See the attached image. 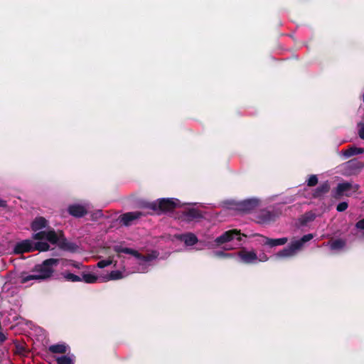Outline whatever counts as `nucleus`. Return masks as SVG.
Masks as SVG:
<instances>
[{
  "label": "nucleus",
  "mask_w": 364,
  "mask_h": 364,
  "mask_svg": "<svg viewBox=\"0 0 364 364\" xmlns=\"http://www.w3.org/2000/svg\"><path fill=\"white\" fill-rule=\"evenodd\" d=\"M142 206L158 213H161L171 211L174 208L181 206V203L179 200L174 198H163L153 202H144Z\"/></svg>",
  "instance_id": "nucleus-5"
},
{
  "label": "nucleus",
  "mask_w": 364,
  "mask_h": 364,
  "mask_svg": "<svg viewBox=\"0 0 364 364\" xmlns=\"http://www.w3.org/2000/svg\"><path fill=\"white\" fill-rule=\"evenodd\" d=\"M262 242L264 243V245H267L270 247L284 245L288 242L287 237L272 239V238H269L267 237L262 236Z\"/></svg>",
  "instance_id": "nucleus-14"
},
{
  "label": "nucleus",
  "mask_w": 364,
  "mask_h": 364,
  "mask_svg": "<svg viewBox=\"0 0 364 364\" xmlns=\"http://www.w3.org/2000/svg\"><path fill=\"white\" fill-rule=\"evenodd\" d=\"M90 208V204L88 202L81 203H73L68 206V213L75 218H82L87 213Z\"/></svg>",
  "instance_id": "nucleus-9"
},
{
  "label": "nucleus",
  "mask_w": 364,
  "mask_h": 364,
  "mask_svg": "<svg viewBox=\"0 0 364 364\" xmlns=\"http://www.w3.org/2000/svg\"><path fill=\"white\" fill-rule=\"evenodd\" d=\"M63 277L66 280L70 282H80L82 280L80 277L69 272L64 273Z\"/></svg>",
  "instance_id": "nucleus-26"
},
{
  "label": "nucleus",
  "mask_w": 364,
  "mask_h": 364,
  "mask_svg": "<svg viewBox=\"0 0 364 364\" xmlns=\"http://www.w3.org/2000/svg\"><path fill=\"white\" fill-rule=\"evenodd\" d=\"M80 265H81V264H80V263H74V264H73V266L74 267H75V268H78V269H79V268H80Z\"/></svg>",
  "instance_id": "nucleus-38"
},
{
  "label": "nucleus",
  "mask_w": 364,
  "mask_h": 364,
  "mask_svg": "<svg viewBox=\"0 0 364 364\" xmlns=\"http://www.w3.org/2000/svg\"><path fill=\"white\" fill-rule=\"evenodd\" d=\"M259 200L257 198L244 200L238 203V209L244 212L250 211L259 205Z\"/></svg>",
  "instance_id": "nucleus-13"
},
{
  "label": "nucleus",
  "mask_w": 364,
  "mask_h": 364,
  "mask_svg": "<svg viewBox=\"0 0 364 364\" xmlns=\"http://www.w3.org/2000/svg\"><path fill=\"white\" fill-rule=\"evenodd\" d=\"M182 217L185 220L191 221L194 219L202 218V214L196 208H190L183 213Z\"/></svg>",
  "instance_id": "nucleus-17"
},
{
  "label": "nucleus",
  "mask_w": 364,
  "mask_h": 364,
  "mask_svg": "<svg viewBox=\"0 0 364 364\" xmlns=\"http://www.w3.org/2000/svg\"><path fill=\"white\" fill-rule=\"evenodd\" d=\"M124 277V272L120 270L112 271L106 277V280H117Z\"/></svg>",
  "instance_id": "nucleus-24"
},
{
  "label": "nucleus",
  "mask_w": 364,
  "mask_h": 364,
  "mask_svg": "<svg viewBox=\"0 0 364 364\" xmlns=\"http://www.w3.org/2000/svg\"><path fill=\"white\" fill-rule=\"evenodd\" d=\"M281 213L270 211L268 210H261L257 215V221L260 224H267L275 220Z\"/></svg>",
  "instance_id": "nucleus-10"
},
{
  "label": "nucleus",
  "mask_w": 364,
  "mask_h": 364,
  "mask_svg": "<svg viewBox=\"0 0 364 364\" xmlns=\"http://www.w3.org/2000/svg\"><path fill=\"white\" fill-rule=\"evenodd\" d=\"M360 237L364 239V232L360 235Z\"/></svg>",
  "instance_id": "nucleus-40"
},
{
  "label": "nucleus",
  "mask_w": 364,
  "mask_h": 364,
  "mask_svg": "<svg viewBox=\"0 0 364 364\" xmlns=\"http://www.w3.org/2000/svg\"><path fill=\"white\" fill-rule=\"evenodd\" d=\"M358 132L360 138L364 139V122L358 124Z\"/></svg>",
  "instance_id": "nucleus-31"
},
{
  "label": "nucleus",
  "mask_w": 364,
  "mask_h": 364,
  "mask_svg": "<svg viewBox=\"0 0 364 364\" xmlns=\"http://www.w3.org/2000/svg\"><path fill=\"white\" fill-rule=\"evenodd\" d=\"M8 317L9 321H16L18 319V314L15 309H11L8 311Z\"/></svg>",
  "instance_id": "nucleus-27"
},
{
  "label": "nucleus",
  "mask_w": 364,
  "mask_h": 364,
  "mask_svg": "<svg viewBox=\"0 0 364 364\" xmlns=\"http://www.w3.org/2000/svg\"><path fill=\"white\" fill-rule=\"evenodd\" d=\"M318 183V178L316 175H311L307 180V185L309 186H314Z\"/></svg>",
  "instance_id": "nucleus-29"
},
{
  "label": "nucleus",
  "mask_w": 364,
  "mask_h": 364,
  "mask_svg": "<svg viewBox=\"0 0 364 364\" xmlns=\"http://www.w3.org/2000/svg\"><path fill=\"white\" fill-rule=\"evenodd\" d=\"M58 264V259L50 258L37 264L29 274L23 273L21 277V282L26 283L31 280H43L51 277L54 267Z\"/></svg>",
  "instance_id": "nucleus-2"
},
{
  "label": "nucleus",
  "mask_w": 364,
  "mask_h": 364,
  "mask_svg": "<svg viewBox=\"0 0 364 364\" xmlns=\"http://www.w3.org/2000/svg\"><path fill=\"white\" fill-rule=\"evenodd\" d=\"M357 229L364 230V219L358 221L355 224Z\"/></svg>",
  "instance_id": "nucleus-34"
},
{
  "label": "nucleus",
  "mask_w": 364,
  "mask_h": 364,
  "mask_svg": "<svg viewBox=\"0 0 364 364\" xmlns=\"http://www.w3.org/2000/svg\"><path fill=\"white\" fill-rule=\"evenodd\" d=\"M75 359V357L72 353H67L66 355L55 358L57 364H74Z\"/></svg>",
  "instance_id": "nucleus-18"
},
{
  "label": "nucleus",
  "mask_w": 364,
  "mask_h": 364,
  "mask_svg": "<svg viewBox=\"0 0 364 364\" xmlns=\"http://www.w3.org/2000/svg\"><path fill=\"white\" fill-rule=\"evenodd\" d=\"M315 218V215L312 213H307L304 215L301 218V220L303 223H306L309 221L314 220Z\"/></svg>",
  "instance_id": "nucleus-28"
},
{
  "label": "nucleus",
  "mask_w": 364,
  "mask_h": 364,
  "mask_svg": "<svg viewBox=\"0 0 364 364\" xmlns=\"http://www.w3.org/2000/svg\"><path fill=\"white\" fill-rule=\"evenodd\" d=\"M181 240L183 241L187 246H192L198 242L197 237L193 233H187L181 235Z\"/></svg>",
  "instance_id": "nucleus-20"
},
{
  "label": "nucleus",
  "mask_w": 364,
  "mask_h": 364,
  "mask_svg": "<svg viewBox=\"0 0 364 364\" xmlns=\"http://www.w3.org/2000/svg\"><path fill=\"white\" fill-rule=\"evenodd\" d=\"M6 340V336L3 333L0 331V343H3Z\"/></svg>",
  "instance_id": "nucleus-36"
},
{
  "label": "nucleus",
  "mask_w": 364,
  "mask_h": 364,
  "mask_svg": "<svg viewBox=\"0 0 364 364\" xmlns=\"http://www.w3.org/2000/svg\"><path fill=\"white\" fill-rule=\"evenodd\" d=\"M6 206V202L4 200L0 198V207Z\"/></svg>",
  "instance_id": "nucleus-37"
},
{
  "label": "nucleus",
  "mask_w": 364,
  "mask_h": 364,
  "mask_svg": "<svg viewBox=\"0 0 364 364\" xmlns=\"http://www.w3.org/2000/svg\"><path fill=\"white\" fill-rule=\"evenodd\" d=\"M241 235L237 230H228L215 238L214 242L216 246L225 245L226 249H233L235 246L240 245Z\"/></svg>",
  "instance_id": "nucleus-7"
},
{
  "label": "nucleus",
  "mask_w": 364,
  "mask_h": 364,
  "mask_svg": "<svg viewBox=\"0 0 364 364\" xmlns=\"http://www.w3.org/2000/svg\"><path fill=\"white\" fill-rule=\"evenodd\" d=\"M114 250L118 254L124 253L132 255L134 257L133 263L134 267H133L132 273H146L147 272L150 267L153 266L154 261L158 257L159 253L156 251H153L146 255H141L137 251L124 247L122 245H116L114 247Z\"/></svg>",
  "instance_id": "nucleus-1"
},
{
  "label": "nucleus",
  "mask_w": 364,
  "mask_h": 364,
  "mask_svg": "<svg viewBox=\"0 0 364 364\" xmlns=\"http://www.w3.org/2000/svg\"><path fill=\"white\" fill-rule=\"evenodd\" d=\"M268 259H269L268 257L264 253L259 254V255L257 256L258 262H266L268 260Z\"/></svg>",
  "instance_id": "nucleus-33"
},
{
  "label": "nucleus",
  "mask_w": 364,
  "mask_h": 364,
  "mask_svg": "<svg viewBox=\"0 0 364 364\" xmlns=\"http://www.w3.org/2000/svg\"><path fill=\"white\" fill-rule=\"evenodd\" d=\"M348 203L341 202L337 205L336 210L338 212H343L348 208Z\"/></svg>",
  "instance_id": "nucleus-32"
},
{
  "label": "nucleus",
  "mask_w": 364,
  "mask_h": 364,
  "mask_svg": "<svg viewBox=\"0 0 364 364\" xmlns=\"http://www.w3.org/2000/svg\"><path fill=\"white\" fill-rule=\"evenodd\" d=\"M49 245L46 242H33L32 240H24L17 242L14 247L15 254H22L33 250L47 251L49 250Z\"/></svg>",
  "instance_id": "nucleus-6"
},
{
  "label": "nucleus",
  "mask_w": 364,
  "mask_h": 364,
  "mask_svg": "<svg viewBox=\"0 0 364 364\" xmlns=\"http://www.w3.org/2000/svg\"><path fill=\"white\" fill-rule=\"evenodd\" d=\"M314 238L311 233L304 235L299 240H293L284 249L276 253L277 258H291L295 257L302 249L304 244Z\"/></svg>",
  "instance_id": "nucleus-4"
},
{
  "label": "nucleus",
  "mask_w": 364,
  "mask_h": 364,
  "mask_svg": "<svg viewBox=\"0 0 364 364\" xmlns=\"http://www.w3.org/2000/svg\"><path fill=\"white\" fill-rule=\"evenodd\" d=\"M16 289L10 282H5L0 292V299L1 301L7 299L10 296H12Z\"/></svg>",
  "instance_id": "nucleus-16"
},
{
  "label": "nucleus",
  "mask_w": 364,
  "mask_h": 364,
  "mask_svg": "<svg viewBox=\"0 0 364 364\" xmlns=\"http://www.w3.org/2000/svg\"><path fill=\"white\" fill-rule=\"evenodd\" d=\"M213 254L216 257H227V256L230 255L228 254L224 253L222 251H215V252H213Z\"/></svg>",
  "instance_id": "nucleus-35"
},
{
  "label": "nucleus",
  "mask_w": 364,
  "mask_h": 364,
  "mask_svg": "<svg viewBox=\"0 0 364 364\" xmlns=\"http://www.w3.org/2000/svg\"><path fill=\"white\" fill-rule=\"evenodd\" d=\"M237 255L240 261L242 263L255 264L258 262L257 255L253 250L243 249L238 252Z\"/></svg>",
  "instance_id": "nucleus-11"
},
{
  "label": "nucleus",
  "mask_w": 364,
  "mask_h": 364,
  "mask_svg": "<svg viewBox=\"0 0 364 364\" xmlns=\"http://www.w3.org/2000/svg\"><path fill=\"white\" fill-rule=\"evenodd\" d=\"M359 188V186L351 182H343L338 184L336 188L333 191V196L339 198L342 196H350Z\"/></svg>",
  "instance_id": "nucleus-8"
},
{
  "label": "nucleus",
  "mask_w": 364,
  "mask_h": 364,
  "mask_svg": "<svg viewBox=\"0 0 364 364\" xmlns=\"http://www.w3.org/2000/svg\"><path fill=\"white\" fill-rule=\"evenodd\" d=\"M364 153L363 148H358L355 146H350L346 150L342 151V154L346 159H348L350 156L361 154Z\"/></svg>",
  "instance_id": "nucleus-19"
},
{
  "label": "nucleus",
  "mask_w": 364,
  "mask_h": 364,
  "mask_svg": "<svg viewBox=\"0 0 364 364\" xmlns=\"http://www.w3.org/2000/svg\"><path fill=\"white\" fill-rule=\"evenodd\" d=\"M31 229L35 232L32 238L36 240H46L52 244L58 241L57 233L48 228V222L43 217H38L31 223Z\"/></svg>",
  "instance_id": "nucleus-3"
},
{
  "label": "nucleus",
  "mask_w": 364,
  "mask_h": 364,
  "mask_svg": "<svg viewBox=\"0 0 364 364\" xmlns=\"http://www.w3.org/2000/svg\"><path fill=\"white\" fill-rule=\"evenodd\" d=\"M69 346L65 343H59L48 346V351L53 354H63L69 350Z\"/></svg>",
  "instance_id": "nucleus-15"
},
{
  "label": "nucleus",
  "mask_w": 364,
  "mask_h": 364,
  "mask_svg": "<svg viewBox=\"0 0 364 364\" xmlns=\"http://www.w3.org/2000/svg\"><path fill=\"white\" fill-rule=\"evenodd\" d=\"M344 166H345L346 169L353 171V170L360 169L363 168V166L362 163L360 161H359L358 160L352 159V160L347 161L344 164Z\"/></svg>",
  "instance_id": "nucleus-22"
},
{
  "label": "nucleus",
  "mask_w": 364,
  "mask_h": 364,
  "mask_svg": "<svg viewBox=\"0 0 364 364\" xmlns=\"http://www.w3.org/2000/svg\"><path fill=\"white\" fill-rule=\"evenodd\" d=\"M330 189V186L328 183V182H325L322 184H321L319 186H318L314 192V196L315 198H318L322 196L323 194L328 192Z\"/></svg>",
  "instance_id": "nucleus-21"
},
{
  "label": "nucleus",
  "mask_w": 364,
  "mask_h": 364,
  "mask_svg": "<svg viewBox=\"0 0 364 364\" xmlns=\"http://www.w3.org/2000/svg\"><path fill=\"white\" fill-rule=\"evenodd\" d=\"M96 214L98 215L99 216H102V213L101 210L98 211Z\"/></svg>",
  "instance_id": "nucleus-39"
},
{
  "label": "nucleus",
  "mask_w": 364,
  "mask_h": 364,
  "mask_svg": "<svg viewBox=\"0 0 364 364\" xmlns=\"http://www.w3.org/2000/svg\"><path fill=\"white\" fill-rule=\"evenodd\" d=\"M112 263V260L107 259H102L97 262V267L99 268H104L109 265H110Z\"/></svg>",
  "instance_id": "nucleus-30"
},
{
  "label": "nucleus",
  "mask_w": 364,
  "mask_h": 364,
  "mask_svg": "<svg viewBox=\"0 0 364 364\" xmlns=\"http://www.w3.org/2000/svg\"><path fill=\"white\" fill-rule=\"evenodd\" d=\"M81 279L89 284L95 283L97 280V277L92 274H84Z\"/></svg>",
  "instance_id": "nucleus-25"
},
{
  "label": "nucleus",
  "mask_w": 364,
  "mask_h": 364,
  "mask_svg": "<svg viewBox=\"0 0 364 364\" xmlns=\"http://www.w3.org/2000/svg\"><path fill=\"white\" fill-rule=\"evenodd\" d=\"M329 245L332 250H341L346 246V241L341 239H336L331 241Z\"/></svg>",
  "instance_id": "nucleus-23"
},
{
  "label": "nucleus",
  "mask_w": 364,
  "mask_h": 364,
  "mask_svg": "<svg viewBox=\"0 0 364 364\" xmlns=\"http://www.w3.org/2000/svg\"><path fill=\"white\" fill-rule=\"evenodd\" d=\"M144 214L140 211L129 212L123 214L120 218V222L125 226H129L132 223L140 218Z\"/></svg>",
  "instance_id": "nucleus-12"
}]
</instances>
